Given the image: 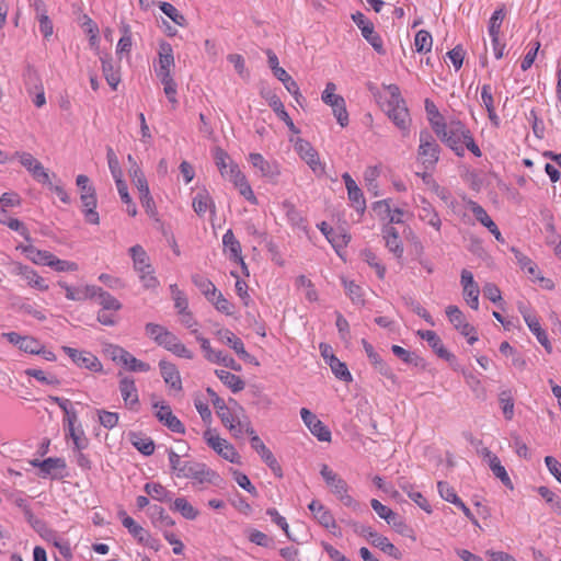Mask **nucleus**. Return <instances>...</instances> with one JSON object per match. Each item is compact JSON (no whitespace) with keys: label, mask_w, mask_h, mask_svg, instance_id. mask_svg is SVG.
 Instances as JSON below:
<instances>
[{"label":"nucleus","mask_w":561,"mask_h":561,"mask_svg":"<svg viewBox=\"0 0 561 561\" xmlns=\"http://www.w3.org/2000/svg\"><path fill=\"white\" fill-rule=\"evenodd\" d=\"M434 133L458 157L465 156L463 142L469 135V128L460 121L447 124H434Z\"/></svg>","instance_id":"1"},{"label":"nucleus","mask_w":561,"mask_h":561,"mask_svg":"<svg viewBox=\"0 0 561 561\" xmlns=\"http://www.w3.org/2000/svg\"><path fill=\"white\" fill-rule=\"evenodd\" d=\"M440 147L426 129L420 131L419 160L425 169H432L439 160Z\"/></svg>","instance_id":"2"},{"label":"nucleus","mask_w":561,"mask_h":561,"mask_svg":"<svg viewBox=\"0 0 561 561\" xmlns=\"http://www.w3.org/2000/svg\"><path fill=\"white\" fill-rule=\"evenodd\" d=\"M320 474L323 478L331 492L345 505L353 506L354 499L348 495V485L344 479L335 473L328 465H322Z\"/></svg>","instance_id":"3"},{"label":"nucleus","mask_w":561,"mask_h":561,"mask_svg":"<svg viewBox=\"0 0 561 561\" xmlns=\"http://www.w3.org/2000/svg\"><path fill=\"white\" fill-rule=\"evenodd\" d=\"M180 478L193 480L194 485H203L205 483L217 484L219 476L205 463L190 460L182 468Z\"/></svg>","instance_id":"4"},{"label":"nucleus","mask_w":561,"mask_h":561,"mask_svg":"<svg viewBox=\"0 0 561 561\" xmlns=\"http://www.w3.org/2000/svg\"><path fill=\"white\" fill-rule=\"evenodd\" d=\"M192 334L195 335V339L201 344L202 351L205 353V358L210 363H215L218 365H224L234 371L241 370V365L238 364L231 356L225 354L221 351H216L210 346V343L207 339L202 336L198 330H193Z\"/></svg>","instance_id":"5"},{"label":"nucleus","mask_w":561,"mask_h":561,"mask_svg":"<svg viewBox=\"0 0 561 561\" xmlns=\"http://www.w3.org/2000/svg\"><path fill=\"white\" fill-rule=\"evenodd\" d=\"M356 533L366 538L374 547L379 548L390 557H393L394 559L401 558L400 550L391 543L387 537L378 534L370 526L360 525L356 528Z\"/></svg>","instance_id":"6"},{"label":"nucleus","mask_w":561,"mask_h":561,"mask_svg":"<svg viewBox=\"0 0 561 561\" xmlns=\"http://www.w3.org/2000/svg\"><path fill=\"white\" fill-rule=\"evenodd\" d=\"M352 20L360 30L363 37L374 47V49L383 54V42L378 33L375 32L373 22H370L364 13L357 11L352 14Z\"/></svg>","instance_id":"7"},{"label":"nucleus","mask_w":561,"mask_h":561,"mask_svg":"<svg viewBox=\"0 0 561 561\" xmlns=\"http://www.w3.org/2000/svg\"><path fill=\"white\" fill-rule=\"evenodd\" d=\"M61 350L78 367L85 368L94 373L102 371V363L91 352L80 351L70 346H62Z\"/></svg>","instance_id":"8"},{"label":"nucleus","mask_w":561,"mask_h":561,"mask_svg":"<svg viewBox=\"0 0 561 561\" xmlns=\"http://www.w3.org/2000/svg\"><path fill=\"white\" fill-rule=\"evenodd\" d=\"M387 115L392 123L402 131L403 136L409 135L411 117L405 101L387 103Z\"/></svg>","instance_id":"9"},{"label":"nucleus","mask_w":561,"mask_h":561,"mask_svg":"<svg viewBox=\"0 0 561 561\" xmlns=\"http://www.w3.org/2000/svg\"><path fill=\"white\" fill-rule=\"evenodd\" d=\"M295 150L317 175L324 173V165L321 163L317 150L309 141L299 138L295 144Z\"/></svg>","instance_id":"10"},{"label":"nucleus","mask_w":561,"mask_h":561,"mask_svg":"<svg viewBox=\"0 0 561 561\" xmlns=\"http://www.w3.org/2000/svg\"><path fill=\"white\" fill-rule=\"evenodd\" d=\"M204 438L216 453L230 462H239L240 456L231 444L215 435L210 430L204 433Z\"/></svg>","instance_id":"11"},{"label":"nucleus","mask_w":561,"mask_h":561,"mask_svg":"<svg viewBox=\"0 0 561 561\" xmlns=\"http://www.w3.org/2000/svg\"><path fill=\"white\" fill-rule=\"evenodd\" d=\"M20 163L32 174L33 179L41 184H50V176L44 165L28 152L15 153Z\"/></svg>","instance_id":"12"},{"label":"nucleus","mask_w":561,"mask_h":561,"mask_svg":"<svg viewBox=\"0 0 561 561\" xmlns=\"http://www.w3.org/2000/svg\"><path fill=\"white\" fill-rule=\"evenodd\" d=\"M215 334L221 343L231 347L241 359L248 363H252L254 360V357L247 352L242 340L233 332L228 329H219Z\"/></svg>","instance_id":"13"},{"label":"nucleus","mask_w":561,"mask_h":561,"mask_svg":"<svg viewBox=\"0 0 561 561\" xmlns=\"http://www.w3.org/2000/svg\"><path fill=\"white\" fill-rule=\"evenodd\" d=\"M300 416L305 425L320 442H330L331 432L318 416L307 408L300 410Z\"/></svg>","instance_id":"14"},{"label":"nucleus","mask_w":561,"mask_h":561,"mask_svg":"<svg viewBox=\"0 0 561 561\" xmlns=\"http://www.w3.org/2000/svg\"><path fill=\"white\" fill-rule=\"evenodd\" d=\"M229 180L234 184V186L239 190V193L251 204L256 205L257 199L245 178V175L240 171L239 167L234 162H230L229 164Z\"/></svg>","instance_id":"15"},{"label":"nucleus","mask_w":561,"mask_h":561,"mask_svg":"<svg viewBox=\"0 0 561 561\" xmlns=\"http://www.w3.org/2000/svg\"><path fill=\"white\" fill-rule=\"evenodd\" d=\"M158 54V66L154 68L157 77L159 79H167L172 77L171 69L174 67V56L171 44L162 42L159 46Z\"/></svg>","instance_id":"16"},{"label":"nucleus","mask_w":561,"mask_h":561,"mask_svg":"<svg viewBox=\"0 0 561 561\" xmlns=\"http://www.w3.org/2000/svg\"><path fill=\"white\" fill-rule=\"evenodd\" d=\"M153 407L158 409L156 416L160 423L167 426L171 432L176 434H184V424L173 414L169 404L164 402L154 403Z\"/></svg>","instance_id":"17"},{"label":"nucleus","mask_w":561,"mask_h":561,"mask_svg":"<svg viewBox=\"0 0 561 561\" xmlns=\"http://www.w3.org/2000/svg\"><path fill=\"white\" fill-rule=\"evenodd\" d=\"M261 95L267 101L270 107L274 111L277 117L286 124L289 130L293 131L294 134H299L300 130L295 126L293 119L286 112L283 102L276 95V93L271 90H267L262 91Z\"/></svg>","instance_id":"18"},{"label":"nucleus","mask_w":561,"mask_h":561,"mask_svg":"<svg viewBox=\"0 0 561 561\" xmlns=\"http://www.w3.org/2000/svg\"><path fill=\"white\" fill-rule=\"evenodd\" d=\"M251 447L260 455L266 466L273 471V473L282 478L283 470L278 461L274 457L273 453L265 446L262 439L257 435L251 437Z\"/></svg>","instance_id":"19"},{"label":"nucleus","mask_w":561,"mask_h":561,"mask_svg":"<svg viewBox=\"0 0 561 561\" xmlns=\"http://www.w3.org/2000/svg\"><path fill=\"white\" fill-rule=\"evenodd\" d=\"M159 346H162L167 351L173 353L174 355L192 359L194 357V354L191 350H188L181 341L180 339L171 331H167L163 334V337L158 344Z\"/></svg>","instance_id":"20"},{"label":"nucleus","mask_w":561,"mask_h":561,"mask_svg":"<svg viewBox=\"0 0 561 561\" xmlns=\"http://www.w3.org/2000/svg\"><path fill=\"white\" fill-rule=\"evenodd\" d=\"M468 206H469V209L472 211L473 216L476 217V219L481 225H483L495 237V239L499 242L504 243L505 240L502 237L501 231L499 230L496 224L488 215L485 209L481 205H479L478 203H476L473 201H469Z\"/></svg>","instance_id":"21"},{"label":"nucleus","mask_w":561,"mask_h":561,"mask_svg":"<svg viewBox=\"0 0 561 561\" xmlns=\"http://www.w3.org/2000/svg\"><path fill=\"white\" fill-rule=\"evenodd\" d=\"M342 179L345 183L348 199H350L352 206L358 213L363 214L366 209V201H365L362 190L357 186L356 182L352 179V176L347 172L342 175Z\"/></svg>","instance_id":"22"},{"label":"nucleus","mask_w":561,"mask_h":561,"mask_svg":"<svg viewBox=\"0 0 561 561\" xmlns=\"http://www.w3.org/2000/svg\"><path fill=\"white\" fill-rule=\"evenodd\" d=\"M31 7L34 9L35 18L39 23V31L45 38L53 35V22L47 15V8L43 0H32Z\"/></svg>","instance_id":"23"},{"label":"nucleus","mask_w":561,"mask_h":561,"mask_svg":"<svg viewBox=\"0 0 561 561\" xmlns=\"http://www.w3.org/2000/svg\"><path fill=\"white\" fill-rule=\"evenodd\" d=\"M119 391L125 405L130 410H136L139 404V398L134 378L123 377L119 380Z\"/></svg>","instance_id":"24"},{"label":"nucleus","mask_w":561,"mask_h":561,"mask_svg":"<svg viewBox=\"0 0 561 561\" xmlns=\"http://www.w3.org/2000/svg\"><path fill=\"white\" fill-rule=\"evenodd\" d=\"M417 334L421 336V339L427 342V344L439 358H443L447 362H451L453 359H455L454 354H451L445 348L440 337L437 335L435 331H419Z\"/></svg>","instance_id":"25"},{"label":"nucleus","mask_w":561,"mask_h":561,"mask_svg":"<svg viewBox=\"0 0 561 561\" xmlns=\"http://www.w3.org/2000/svg\"><path fill=\"white\" fill-rule=\"evenodd\" d=\"M57 284L62 289H65L66 298L68 300L82 301L94 298L96 296V286L94 285H87L84 287H72L62 280H59Z\"/></svg>","instance_id":"26"},{"label":"nucleus","mask_w":561,"mask_h":561,"mask_svg":"<svg viewBox=\"0 0 561 561\" xmlns=\"http://www.w3.org/2000/svg\"><path fill=\"white\" fill-rule=\"evenodd\" d=\"M374 210L382 219H388V225L403 222V210L400 208L391 209L390 201L382 199L373 204Z\"/></svg>","instance_id":"27"},{"label":"nucleus","mask_w":561,"mask_h":561,"mask_svg":"<svg viewBox=\"0 0 561 561\" xmlns=\"http://www.w3.org/2000/svg\"><path fill=\"white\" fill-rule=\"evenodd\" d=\"M222 244L225 251L229 253V259L236 263H239L243 270H247V265L241 255V244L234 237L231 229L227 230L222 236Z\"/></svg>","instance_id":"28"},{"label":"nucleus","mask_w":561,"mask_h":561,"mask_svg":"<svg viewBox=\"0 0 561 561\" xmlns=\"http://www.w3.org/2000/svg\"><path fill=\"white\" fill-rule=\"evenodd\" d=\"M446 316L448 320L454 325V328L459 331L461 335H469V333H473V325L466 321V317L462 311L454 305H450L446 308Z\"/></svg>","instance_id":"29"},{"label":"nucleus","mask_w":561,"mask_h":561,"mask_svg":"<svg viewBox=\"0 0 561 561\" xmlns=\"http://www.w3.org/2000/svg\"><path fill=\"white\" fill-rule=\"evenodd\" d=\"M80 199L83 206L82 211L84 214L85 220L89 224L99 225L100 217L99 213L96 211L98 201L95 190H90L89 194H81Z\"/></svg>","instance_id":"30"},{"label":"nucleus","mask_w":561,"mask_h":561,"mask_svg":"<svg viewBox=\"0 0 561 561\" xmlns=\"http://www.w3.org/2000/svg\"><path fill=\"white\" fill-rule=\"evenodd\" d=\"M159 368L164 382L174 390H182V381L176 366L167 360L159 362Z\"/></svg>","instance_id":"31"},{"label":"nucleus","mask_w":561,"mask_h":561,"mask_svg":"<svg viewBox=\"0 0 561 561\" xmlns=\"http://www.w3.org/2000/svg\"><path fill=\"white\" fill-rule=\"evenodd\" d=\"M483 454L488 460V465H489L491 471L493 472V474L497 479H500L501 482L505 486L513 489V483L511 481V478H510L506 469L504 468V466H502L500 458L496 455H494L492 451H490L489 449H484Z\"/></svg>","instance_id":"32"},{"label":"nucleus","mask_w":561,"mask_h":561,"mask_svg":"<svg viewBox=\"0 0 561 561\" xmlns=\"http://www.w3.org/2000/svg\"><path fill=\"white\" fill-rule=\"evenodd\" d=\"M417 217L422 221L433 227L436 231L440 230L442 220L439 218V215L437 214L433 205L424 198L417 206Z\"/></svg>","instance_id":"33"},{"label":"nucleus","mask_w":561,"mask_h":561,"mask_svg":"<svg viewBox=\"0 0 561 561\" xmlns=\"http://www.w3.org/2000/svg\"><path fill=\"white\" fill-rule=\"evenodd\" d=\"M16 274L21 275L33 288H36L41 291H46L49 288L46 280L42 276H39L35 270L27 265L19 264L16 266Z\"/></svg>","instance_id":"34"},{"label":"nucleus","mask_w":561,"mask_h":561,"mask_svg":"<svg viewBox=\"0 0 561 561\" xmlns=\"http://www.w3.org/2000/svg\"><path fill=\"white\" fill-rule=\"evenodd\" d=\"M308 508L312 513L313 517L322 525L324 528H334L336 526L335 519L331 512L319 501L313 500L308 505Z\"/></svg>","instance_id":"35"},{"label":"nucleus","mask_w":561,"mask_h":561,"mask_svg":"<svg viewBox=\"0 0 561 561\" xmlns=\"http://www.w3.org/2000/svg\"><path fill=\"white\" fill-rule=\"evenodd\" d=\"M249 160L252 167L261 172L262 176L274 179L279 175L277 165L270 163L261 153H250Z\"/></svg>","instance_id":"36"},{"label":"nucleus","mask_w":561,"mask_h":561,"mask_svg":"<svg viewBox=\"0 0 561 561\" xmlns=\"http://www.w3.org/2000/svg\"><path fill=\"white\" fill-rule=\"evenodd\" d=\"M102 64V71L108 85L116 90L121 81L118 70L115 68L113 58L110 54H104L100 57Z\"/></svg>","instance_id":"37"},{"label":"nucleus","mask_w":561,"mask_h":561,"mask_svg":"<svg viewBox=\"0 0 561 561\" xmlns=\"http://www.w3.org/2000/svg\"><path fill=\"white\" fill-rule=\"evenodd\" d=\"M383 238L386 240V247L392 252L397 257H401L403 253L402 242L399 238L398 230L390 226L386 225L382 230Z\"/></svg>","instance_id":"38"},{"label":"nucleus","mask_w":561,"mask_h":561,"mask_svg":"<svg viewBox=\"0 0 561 561\" xmlns=\"http://www.w3.org/2000/svg\"><path fill=\"white\" fill-rule=\"evenodd\" d=\"M129 253L134 262V268L138 274L152 268L149 262V256L141 245L136 244L131 247L129 249Z\"/></svg>","instance_id":"39"},{"label":"nucleus","mask_w":561,"mask_h":561,"mask_svg":"<svg viewBox=\"0 0 561 561\" xmlns=\"http://www.w3.org/2000/svg\"><path fill=\"white\" fill-rule=\"evenodd\" d=\"M215 374L233 393L242 391L245 387V382L241 377L228 370L217 369L215 370Z\"/></svg>","instance_id":"40"},{"label":"nucleus","mask_w":561,"mask_h":561,"mask_svg":"<svg viewBox=\"0 0 561 561\" xmlns=\"http://www.w3.org/2000/svg\"><path fill=\"white\" fill-rule=\"evenodd\" d=\"M193 209L198 216H203L207 209L215 214V204L206 190L199 191L193 198Z\"/></svg>","instance_id":"41"},{"label":"nucleus","mask_w":561,"mask_h":561,"mask_svg":"<svg viewBox=\"0 0 561 561\" xmlns=\"http://www.w3.org/2000/svg\"><path fill=\"white\" fill-rule=\"evenodd\" d=\"M21 249L23 253H25L26 257L37 265L49 266L50 260L54 255L48 251L38 250L33 245H24L21 247Z\"/></svg>","instance_id":"42"},{"label":"nucleus","mask_w":561,"mask_h":561,"mask_svg":"<svg viewBox=\"0 0 561 561\" xmlns=\"http://www.w3.org/2000/svg\"><path fill=\"white\" fill-rule=\"evenodd\" d=\"M192 282L207 300H214V298H216L218 290L210 279L202 274H193Z\"/></svg>","instance_id":"43"},{"label":"nucleus","mask_w":561,"mask_h":561,"mask_svg":"<svg viewBox=\"0 0 561 561\" xmlns=\"http://www.w3.org/2000/svg\"><path fill=\"white\" fill-rule=\"evenodd\" d=\"M170 508L188 520H194L198 516V511L185 497H176Z\"/></svg>","instance_id":"44"},{"label":"nucleus","mask_w":561,"mask_h":561,"mask_svg":"<svg viewBox=\"0 0 561 561\" xmlns=\"http://www.w3.org/2000/svg\"><path fill=\"white\" fill-rule=\"evenodd\" d=\"M130 442L133 446L145 456H150L154 451V443L150 437L140 433H130Z\"/></svg>","instance_id":"45"},{"label":"nucleus","mask_w":561,"mask_h":561,"mask_svg":"<svg viewBox=\"0 0 561 561\" xmlns=\"http://www.w3.org/2000/svg\"><path fill=\"white\" fill-rule=\"evenodd\" d=\"M99 304L101 305V310L114 311L117 312L122 309V304L118 299H116L110 293L103 290L101 287L96 286V296Z\"/></svg>","instance_id":"46"},{"label":"nucleus","mask_w":561,"mask_h":561,"mask_svg":"<svg viewBox=\"0 0 561 561\" xmlns=\"http://www.w3.org/2000/svg\"><path fill=\"white\" fill-rule=\"evenodd\" d=\"M328 365L337 379L345 382H351L353 380L352 374L350 373L346 364L336 358L334 354H330Z\"/></svg>","instance_id":"47"},{"label":"nucleus","mask_w":561,"mask_h":561,"mask_svg":"<svg viewBox=\"0 0 561 561\" xmlns=\"http://www.w3.org/2000/svg\"><path fill=\"white\" fill-rule=\"evenodd\" d=\"M27 523L32 526V528L41 535L43 538L49 540L51 537H55V533L49 529L46 525V523L39 518H37L32 510L26 511V514L24 515Z\"/></svg>","instance_id":"48"},{"label":"nucleus","mask_w":561,"mask_h":561,"mask_svg":"<svg viewBox=\"0 0 561 561\" xmlns=\"http://www.w3.org/2000/svg\"><path fill=\"white\" fill-rule=\"evenodd\" d=\"M118 515L123 526L128 529L129 534L133 535V537L137 539L138 542L144 541L147 530L138 525L130 516H128L125 511H121Z\"/></svg>","instance_id":"49"},{"label":"nucleus","mask_w":561,"mask_h":561,"mask_svg":"<svg viewBox=\"0 0 561 561\" xmlns=\"http://www.w3.org/2000/svg\"><path fill=\"white\" fill-rule=\"evenodd\" d=\"M145 492L153 500L159 502H171L172 493L168 491L162 484L149 482L145 484Z\"/></svg>","instance_id":"50"},{"label":"nucleus","mask_w":561,"mask_h":561,"mask_svg":"<svg viewBox=\"0 0 561 561\" xmlns=\"http://www.w3.org/2000/svg\"><path fill=\"white\" fill-rule=\"evenodd\" d=\"M342 284L345 289L346 295L352 300L353 304L364 306V291L363 288L357 285L354 280H347L342 278Z\"/></svg>","instance_id":"51"},{"label":"nucleus","mask_w":561,"mask_h":561,"mask_svg":"<svg viewBox=\"0 0 561 561\" xmlns=\"http://www.w3.org/2000/svg\"><path fill=\"white\" fill-rule=\"evenodd\" d=\"M275 77L284 84L285 89L295 98V100L300 103V100L304 99L297 82L288 75V72L283 69L278 71Z\"/></svg>","instance_id":"52"},{"label":"nucleus","mask_w":561,"mask_h":561,"mask_svg":"<svg viewBox=\"0 0 561 561\" xmlns=\"http://www.w3.org/2000/svg\"><path fill=\"white\" fill-rule=\"evenodd\" d=\"M505 16H506L505 5L502 4L499 9H496L492 13V15L489 20L488 31H489L490 36H500L501 26H502V23H503Z\"/></svg>","instance_id":"53"},{"label":"nucleus","mask_w":561,"mask_h":561,"mask_svg":"<svg viewBox=\"0 0 561 561\" xmlns=\"http://www.w3.org/2000/svg\"><path fill=\"white\" fill-rule=\"evenodd\" d=\"M537 492L542 499L546 500V502L550 505L551 510L557 515L561 516V497L545 485L537 488Z\"/></svg>","instance_id":"54"},{"label":"nucleus","mask_w":561,"mask_h":561,"mask_svg":"<svg viewBox=\"0 0 561 561\" xmlns=\"http://www.w3.org/2000/svg\"><path fill=\"white\" fill-rule=\"evenodd\" d=\"M227 428L231 432V434L239 438L242 437L244 433L249 434L251 437L255 434V431L251 426L249 420L244 416V420L240 417L236 419Z\"/></svg>","instance_id":"55"},{"label":"nucleus","mask_w":561,"mask_h":561,"mask_svg":"<svg viewBox=\"0 0 561 561\" xmlns=\"http://www.w3.org/2000/svg\"><path fill=\"white\" fill-rule=\"evenodd\" d=\"M23 80L30 94H33L34 90L43 88L39 75L32 66L26 67Z\"/></svg>","instance_id":"56"},{"label":"nucleus","mask_w":561,"mask_h":561,"mask_svg":"<svg viewBox=\"0 0 561 561\" xmlns=\"http://www.w3.org/2000/svg\"><path fill=\"white\" fill-rule=\"evenodd\" d=\"M362 257L370 267H373L376 271V274L379 279L385 278L386 267L371 250H364L362 252Z\"/></svg>","instance_id":"57"},{"label":"nucleus","mask_w":561,"mask_h":561,"mask_svg":"<svg viewBox=\"0 0 561 561\" xmlns=\"http://www.w3.org/2000/svg\"><path fill=\"white\" fill-rule=\"evenodd\" d=\"M433 38L430 32L421 30L415 34L414 46L417 53H428L432 49Z\"/></svg>","instance_id":"58"},{"label":"nucleus","mask_w":561,"mask_h":561,"mask_svg":"<svg viewBox=\"0 0 561 561\" xmlns=\"http://www.w3.org/2000/svg\"><path fill=\"white\" fill-rule=\"evenodd\" d=\"M129 175L134 185L137 187L140 195L148 194L149 186L146 176L139 165H135L133 171H129Z\"/></svg>","instance_id":"59"},{"label":"nucleus","mask_w":561,"mask_h":561,"mask_svg":"<svg viewBox=\"0 0 561 561\" xmlns=\"http://www.w3.org/2000/svg\"><path fill=\"white\" fill-rule=\"evenodd\" d=\"M391 351L399 359L405 364L417 366L421 362V358L415 353L410 352L399 345H392Z\"/></svg>","instance_id":"60"},{"label":"nucleus","mask_w":561,"mask_h":561,"mask_svg":"<svg viewBox=\"0 0 561 561\" xmlns=\"http://www.w3.org/2000/svg\"><path fill=\"white\" fill-rule=\"evenodd\" d=\"M159 9L170 18L175 24L183 26L186 23V20L183 14L179 12V10L169 2H160Z\"/></svg>","instance_id":"61"},{"label":"nucleus","mask_w":561,"mask_h":561,"mask_svg":"<svg viewBox=\"0 0 561 561\" xmlns=\"http://www.w3.org/2000/svg\"><path fill=\"white\" fill-rule=\"evenodd\" d=\"M214 158H215L216 165L220 171V174L222 176H226L229 179V164H230V162H233V161L230 160L228 153L225 150H222L221 148H217L215 151Z\"/></svg>","instance_id":"62"},{"label":"nucleus","mask_w":561,"mask_h":561,"mask_svg":"<svg viewBox=\"0 0 561 561\" xmlns=\"http://www.w3.org/2000/svg\"><path fill=\"white\" fill-rule=\"evenodd\" d=\"M248 539L260 547L270 548L273 546V539L268 537L266 534L262 533L257 529H249L248 530Z\"/></svg>","instance_id":"63"},{"label":"nucleus","mask_w":561,"mask_h":561,"mask_svg":"<svg viewBox=\"0 0 561 561\" xmlns=\"http://www.w3.org/2000/svg\"><path fill=\"white\" fill-rule=\"evenodd\" d=\"M67 436H69L75 445L76 450H82L88 446V439L84 436V432L79 425L78 427L68 428Z\"/></svg>","instance_id":"64"}]
</instances>
